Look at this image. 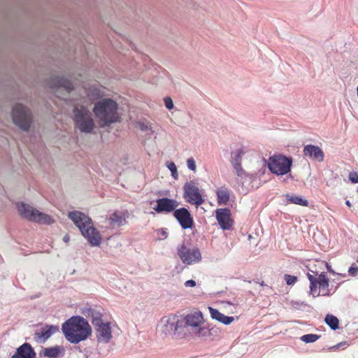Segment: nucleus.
I'll list each match as a JSON object with an SVG mask.
<instances>
[{"mask_svg": "<svg viewBox=\"0 0 358 358\" xmlns=\"http://www.w3.org/2000/svg\"><path fill=\"white\" fill-rule=\"evenodd\" d=\"M59 331V326L57 325H45L41 328L39 331H36L34 337L37 341L43 340V342L47 341L52 335Z\"/></svg>", "mask_w": 358, "mask_h": 358, "instance_id": "aec40b11", "label": "nucleus"}, {"mask_svg": "<svg viewBox=\"0 0 358 358\" xmlns=\"http://www.w3.org/2000/svg\"><path fill=\"white\" fill-rule=\"evenodd\" d=\"M48 85L52 89L64 88L67 92L73 90L72 82L64 76H54L50 77Z\"/></svg>", "mask_w": 358, "mask_h": 358, "instance_id": "a211bd4d", "label": "nucleus"}, {"mask_svg": "<svg viewBox=\"0 0 358 358\" xmlns=\"http://www.w3.org/2000/svg\"><path fill=\"white\" fill-rule=\"evenodd\" d=\"M63 241L66 243H69L70 241V236L68 234H66L63 238Z\"/></svg>", "mask_w": 358, "mask_h": 358, "instance_id": "58836bf2", "label": "nucleus"}, {"mask_svg": "<svg viewBox=\"0 0 358 358\" xmlns=\"http://www.w3.org/2000/svg\"><path fill=\"white\" fill-rule=\"evenodd\" d=\"M217 203L219 205H227L229 201V190L225 187H221L217 190Z\"/></svg>", "mask_w": 358, "mask_h": 358, "instance_id": "393cba45", "label": "nucleus"}, {"mask_svg": "<svg viewBox=\"0 0 358 358\" xmlns=\"http://www.w3.org/2000/svg\"><path fill=\"white\" fill-rule=\"evenodd\" d=\"M348 273L350 275L355 276L358 273V266H350Z\"/></svg>", "mask_w": 358, "mask_h": 358, "instance_id": "c9c22d12", "label": "nucleus"}, {"mask_svg": "<svg viewBox=\"0 0 358 358\" xmlns=\"http://www.w3.org/2000/svg\"><path fill=\"white\" fill-rule=\"evenodd\" d=\"M156 206L153 207V210L157 213H170L174 212L179 206L177 200L164 197L156 200Z\"/></svg>", "mask_w": 358, "mask_h": 358, "instance_id": "4468645a", "label": "nucleus"}, {"mask_svg": "<svg viewBox=\"0 0 358 358\" xmlns=\"http://www.w3.org/2000/svg\"><path fill=\"white\" fill-rule=\"evenodd\" d=\"M345 204L348 206V207H351V203L350 202V201L347 200L345 201Z\"/></svg>", "mask_w": 358, "mask_h": 358, "instance_id": "ea45409f", "label": "nucleus"}, {"mask_svg": "<svg viewBox=\"0 0 358 358\" xmlns=\"http://www.w3.org/2000/svg\"><path fill=\"white\" fill-rule=\"evenodd\" d=\"M203 322V318L201 312H194L188 314L185 317L180 320L182 328L191 327L196 329L195 333L199 336H206L208 329L205 327H201L200 325Z\"/></svg>", "mask_w": 358, "mask_h": 358, "instance_id": "9d476101", "label": "nucleus"}, {"mask_svg": "<svg viewBox=\"0 0 358 358\" xmlns=\"http://www.w3.org/2000/svg\"><path fill=\"white\" fill-rule=\"evenodd\" d=\"M244 155L245 151L243 148H238L231 152L230 159L231 166L236 173L238 177V182L239 184H242L243 185L244 184L243 179L250 176V175L247 173L242 168L241 162Z\"/></svg>", "mask_w": 358, "mask_h": 358, "instance_id": "9b49d317", "label": "nucleus"}, {"mask_svg": "<svg viewBox=\"0 0 358 358\" xmlns=\"http://www.w3.org/2000/svg\"><path fill=\"white\" fill-rule=\"evenodd\" d=\"M284 278L286 281V283L288 285H292L295 284L298 280L296 276L291 275L289 274H285Z\"/></svg>", "mask_w": 358, "mask_h": 358, "instance_id": "7c9ffc66", "label": "nucleus"}, {"mask_svg": "<svg viewBox=\"0 0 358 358\" xmlns=\"http://www.w3.org/2000/svg\"><path fill=\"white\" fill-rule=\"evenodd\" d=\"M164 105L166 108L171 110L173 108V103L171 97L166 96L164 99Z\"/></svg>", "mask_w": 358, "mask_h": 358, "instance_id": "72a5a7b5", "label": "nucleus"}, {"mask_svg": "<svg viewBox=\"0 0 358 358\" xmlns=\"http://www.w3.org/2000/svg\"><path fill=\"white\" fill-rule=\"evenodd\" d=\"M76 127L83 133H92L94 128V122L92 113L86 108L75 107L73 109Z\"/></svg>", "mask_w": 358, "mask_h": 358, "instance_id": "39448f33", "label": "nucleus"}, {"mask_svg": "<svg viewBox=\"0 0 358 358\" xmlns=\"http://www.w3.org/2000/svg\"><path fill=\"white\" fill-rule=\"evenodd\" d=\"M187 166L188 169L194 172L196 170V162L194 158L190 157L187 160Z\"/></svg>", "mask_w": 358, "mask_h": 358, "instance_id": "473e14b6", "label": "nucleus"}, {"mask_svg": "<svg viewBox=\"0 0 358 358\" xmlns=\"http://www.w3.org/2000/svg\"><path fill=\"white\" fill-rule=\"evenodd\" d=\"M88 96L93 99H98L101 96V92L97 88H90L88 92Z\"/></svg>", "mask_w": 358, "mask_h": 358, "instance_id": "2f4dec72", "label": "nucleus"}, {"mask_svg": "<svg viewBox=\"0 0 358 358\" xmlns=\"http://www.w3.org/2000/svg\"><path fill=\"white\" fill-rule=\"evenodd\" d=\"M292 160L290 157L284 155H275L271 157L268 162L270 171L278 176H282L291 170Z\"/></svg>", "mask_w": 358, "mask_h": 358, "instance_id": "1a4fd4ad", "label": "nucleus"}, {"mask_svg": "<svg viewBox=\"0 0 358 358\" xmlns=\"http://www.w3.org/2000/svg\"><path fill=\"white\" fill-rule=\"evenodd\" d=\"M183 189L184 198L188 203L195 204L197 206L203 203L204 199L202 198L199 189L194 181L187 182L184 185Z\"/></svg>", "mask_w": 358, "mask_h": 358, "instance_id": "ddd939ff", "label": "nucleus"}, {"mask_svg": "<svg viewBox=\"0 0 358 358\" xmlns=\"http://www.w3.org/2000/svg\"><path fill=\"white\" fill-rule=\"evenodd\" d=\"M196 285V282L194 280H188L185 282V286L187 287H193Z\"/></svg>", "mask_w": 358, "mask_h": 358, "instance_id": "4c0bfd02", "label": "nucleus"}, {"mask_svg": "<svg viewBox=\"0 0 358 358\" xmlns=\"http://www.w3.org/2000/svg\"><path fill=\"white\" fill-rule=\"evenodd\" d=\"M65 338L73 344L85 341L92 334L89 322L81 316H72L62 325Z\"/></svg>", "mask_w": 358, "mask_h": 358, "instance_id": "f257e3e1", "label": "nucleus"}, {"mask_svg": "<svg viewBox=\"0 0 358 358\" xmlns=\"http://www.w3.org/2000/svg\"><path fill=\"white\" fill-rule=\"evenodd\" d=\"M147 128H148V127H147V126H145L144 124H142V126L141 127V129L142 130H145V129H146Z\"/></svg>", "mask_w": 358, "mask_h": 358, "instance_id": "79ce46f5", "label": "nucleus"}, {"mask_svg": "<svg viewBox=\"0 0 358 358\" xmlns=\"http://www.w3.org/2000/svg\"><path fill=\"white\" fill-rule=\"evenodd\" d=\"M177 254L181 262L187 266L198 264L202 259L201 251L197 247H189L185 243L178 247Z\"/></svg>", "mask_w": 358, "mask_h": 358, "instance_id": "6e6552de", "label": "nucleus"}, {"mask_svg": "<svg viewBox=\"0 0 358 358\" xmlns=\"http://www.w3.org/2000/svg\"><path fill=\"white\" fill-rule=\"evenodd\" d=\"M182 328L180 320L177 316L164 317L161 321V331L165 334H175Z\"/></svg>", "mask_w": 358, "mask_h": 358, "instance_id": "2eb2a0df", "label": "nucleus"}, {"mask_svg": "<svg viewBox=\"0 0 358 358\" xmlns=\"http://www.w3.org/2000/svg\"><path fill=\"white\" fill-rule=\"evenodd\" d=\"M69 217L79 228L82 235L92 246H99L101 243V236L99 231L94 227L90 217L80 211L69 213Z\"/></svg>", "mask_w": 358, "mask_h": 358, "instance_id": "f03ea898", "label": "nucleus"}, {"mask_svg": "<svg viewBox=\"0 0 358 358\" xmlns=\"http://www.w3.org/2000/svg\"><path fill=\"white\" fill-rule=\"evenodd\" d=\"M327 266L328 271L334 273V271L331 270V268L330 266H329L327 264Z\"/></svg>", "mask_w": 358, "mask_h": 358, "instance_id": "a19ab883", "label": "nucleus"}, {"mask_svg": "<svg viewBox=\"0 0 358 358\" xmlns=\"http://www.w3.org/2000/svg\"><path fill=\"white\" fill-rule=\"evenodd\" d=\"M117 104L110 99H103L95 103L93 112L102 126H108L118 120Z\"/></svg>", "mask_w": 358, "mask_h": 358, "instance_id": "7ed1b4c3", "label": "nucleus"}, {"mask_svg": "<svg viewBox=\"0 0 358 358\" xmlns=\"http://www.w3.org/2000/svg\"><path fill=\"white\" fill-rule=\"evenodd\" d=\"M125 213L123 211H115L108 218V223L113 228L120 227L126 224Z\"/></svg>", "mask_w": 358, "mask_h": 358, "instance_id": "4be33fe9", "label": "nucleus"}, {"mask_svg": "<svg viewBox=\"0 0 358 358\" xmlns=\"http://www.w3.org/2000/svg\"><path fill=\"white\" fill-rule=\"evenodd\" d=\"M266 166V161L264 160V166Z\"/></svg>", "mask_w": 358, "mask_h": 358, "instance_id": "c03bdc74", "label": "nucleus"}, {"mask_svg": "<svg viewBox=\"0 0 358 358\" xmlns=\"http://www.w3.org/2000/svg\"><path fill=\"white\" fill-rule=\"evenodd\" d=\"M320 336L313 334H305L301 337V340L306 343H314L319 339Z\"/></svg>", "mask_w": 358, "mask_h": 358, "instance_id": "c85d7f7f", "label": "nucleus"}, {"mask_svg": "<svg viewBox=\"0 0 358 358\" xmlns=\"http://www.w3.org/2000/svg\"><path fill=\"white\" fill-rule=\"evenodd\" d=\"M303 155L312 160L321 162L324 160V154L322 149L317 145H305L303 150Z\"/></svg>", "mask_w": 358, "mask_h": 358, "instance_id": "6ab92c4d", "label": "nucleus"}, {"mask_svg": "<svg viewBox=\"0 0 358 358\" xmlns=\"http://www.w3.org/2000/svg\"><path fill=\"white\" fill-rule=\"evenodd\" d=\"M64 352L62 346L56 345L55 347L46 348L43 350V355L48 358H57L63 356Z\"/></svg>", "mask_w": 358, "mask_h": 358, "instance_id": "b1692460", "label": "nucleus"}, {"mask_svg": "<svg viewBox=\"0 0 358 358\" xmlns=\"http://www.w3.org/2000/svg\"><path fill=\"white\" fill-rule=\"evenodd\" d=\"M287 201L289 203L300 205L302 206H308V200L303 199L301 196H299L298 195H289L287 194L286 196Z\"/></svg>", "mask_w": 358, "mask_h": 358, "instance_id": "bb28decb", "label": "nucleus"}, {"mask_svg": "<svg viewBox=\"0 0 358 358\" xmlns=\"http://www.w3.org/2000/svg\"><path fill=\"white\" fill-rule=\"evenodd\" d=\"M17 208L20 216L29 221L48 224L53 222V220L50 215L41 213L24 203H18Z\"/></svg>", "mask_w": 358, "mask_h": 358, "instance_id": "423d86ee", "label": "nucleus"}, {"mask_svg": "<svg viewBox=\"0 0 358 358\" xmlns=\"http://www.w3.org/2000/svg\"><path fill=\"white\" fill-rule=\"evenodd\" d=\"M166 233L165 231H162V234L163 236H165V235H166Z\"/></svg>", "mask_w": 358, "mask_h": 358, "instance_id": "37998d69", "label": "nucleus"}, {"mask_svg": "<svg viewBox=\"0 0 358 358\" xmlns=\"http://www.w3.org/2000/svg\"><path fill=\"white\" fill-rule=\"evenodd\" d=\"M349 179L353 183H358V173L351 172L349 175Z\"/></svg>", "mask_w": 358, "mask_h": 358, "instance_id": "f704fd0d", "label": "nucleus"}, {"mask_svg": "<svg viewBox=\"0 0 358 358\" xmlns=\"http://www.w3.org/2000/svg\"><path fill=\"white\" fill-rule=\"evenodd\" d=\"M326 324L332 329L336 330L339 327L338 319L332 315H327L325 317Z\"/></svg>", "mask_w": 358, "mask_h": 358, "instance_id": "cd10ccee", "label": "nucleus"}, {"mask_svg": "<svg viewBox=\"0 0 358 358\" xmlns=\"http://www.w3.org/2000/svg\"><path fill=\"white\" fill-rule=\"evenodd\" d=\"M12 117L15 125L22 130H29L32 122L31 111L21 103L16 104L12 110Z\"/></svg>", "mask_w": 358, "mask_h": 358, "instance_id": "0eeeda50", "label": "nucleus"}, {"mask_svg": "<svg viewBox=\"0 0 358 358\" xmlns=\"http://www.w3.org/2000/svg\"><path fill=\"white\" fill-rule=\"evenodd\" d=\"M167 168L171 172L172 177L174 178H176L178 177V172H177V167H176V164L173 162H171L167 164Z\"/></svg>", "mask_w": 358, "mask_h": 358, "instance_id": "c756f323", "label": "nucleus"}, {"mask_svg": "<svg viewBox=\"0 0 358 358\" xmlns=\"http://www.w3.org/2000/svg\"><path fill=\"white\" fill-rule=\"evenodd\" d=\"M173 216L183 229H192L193 227V217L186 208L182 207L175 210Z\"/></svg>", "mask_w": 358, "mask_h": 358, "instance_id": "dca6fc26", "label": "nucleus"}, {"mask_svg": "<svg viewBox=\"0 0 358 358\" xmlns=\"http://www.w3.org/2000/svg\"><path fill=\"white\" fill-rule=\"evenodd\" d=\"M357 192H358V187H357Z\"/></svg>", "mask_w": 358, "mask_h": 358, "instance_id": "a18cd8bd", "label": "nucleus"}, {"mask_svg": "<svg viewBox=\"0 0 358 358\" xmlns=\"http://www.w3.org/2000/svg\"><path fill=\"white\" fill-rule=\"evenodd\" d=\"M36 352L31 345L24 343L17 348L15 353L11 358H35Z\"/></svg>", "mask_w": 358, "mask_h": 358, "instance_id": "412c9836", "label": "nucleus"}, {"mask_svg": "<svg viewBox=\"0 0 358 358\" xmlns=\"http://www.w3.org/2000/svg\"><path fill=\"white\" fill-rule=\"evenodd\" d=\"M82 313L87 317H90L92 319V323H94L95 318H97L98 320L101 317H102V314L90 308V307H86L84 308L82 310Z\"/></svg>", "mask_w": 358, "mask_h": 358, "instance_id": "a878e982", "label": "nucleus"}, {"mask_svg": "<svg viewBox=\"0 0 358 358\" xmlns=\"http://www.w3.org/2000/svg\"><path fill=\"white\" fill-rule=\"evenodd\" d=\"M308 278L310 281V294L313 297H317L320 295L329 296V280L324 272L318 274L317 273L313 272V273H308Z\"/></svg>", "mask_w": 358, "mask_h": 358, "instance_id": "20e7f679", "label": "nucleus"}, {"mask_svg": "<svg viewBox=\"0 0 358 358\" xmlns=\"http://www.w3.org/2000/svg\"><path fill=\"white\" fill-rule=\"evenodd\" d=\"M348 344L346 341H342L334 346H332L331 348V350H337V349H339L340 348H343V347H345L347 346Z\"/></svg>", "mask_w": 358, "mask_h": 358, "instance_id": "e433bc0d", "label": "nucleus"}, {"mask_svg": "<svg viewBox=\"0 0 358 358\" xmlns=\"http://www.w3.org/2000/svg\"><path fill=\"white\" fill-rule=\"evenodd\" d=\"M208 309L212 319L221 322L222 324L228 325L234 321V317L232 316L224 315V314L221 313L218 310L213 308L212 307H209Z\"/></svg>", "mask_w": 358, "mask_h": 358, "instance_id": "5701e85b", "label": "nucleus"}, {"mask_svg": "<svg viewBox=\"0 0 358 358\" xmlns=\"http://www.w3.org/2000/svg\"><path fill=\"white\" fill-rule=\"evenodd\" d=\"M217 221L223 230H229L234 221L231 217V211L229 208H219L215 211Z\"/></svg>", "mask_w": 358, "mask_h": 358, "instance_id": "f3484780", "label": "nucleus"}, {"mask_svg": "<svg viewBox=\"0 0 358 358\" xmlns=\"http://www.w3.org/2000/svg\"><path fill=\"white\" fill-rule=\"evenodd\" d=\"M96 340L99 343H108L112 338V330L109 322H104L102 317L95 318L94 323Z\"/></svg>", "mask_w": 358, "mask_h": 358, "instance_id": "f8f14e48", "label": "nucleus"}]
</instances>
